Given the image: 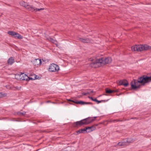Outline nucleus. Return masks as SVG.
<instances>
[{
  "label": "nucleus",
  "instance_id": "nucleus-1",
  "mask_svg": "<svg viewBox=\"0 0 151 151\" xmlns=\"http://www.w3.org/2000/svg\"><path fill=\"white\" fill-rule=\"evenodd\" d=\"M151 81V75L150 77L147 76H143L138 79L137 80H134L131 83V85L132 89H135L139 88L140 86V83L143 85L145 83Z\"/></svg>",
  "mask_w": 151,
  "mask_h": 151
},
{
  "label": "nucleus",
  "instance_id": "nucleus-2",
  "mask_svg": "<svg viewBox=\"0 0 151 151\" xmlns=\"http://www.w3.org/2000/svg\"><path fill=\"white\" fill-rule=\"evenodd\" d=\"M111 61L112 59L111 57L101 58L91 63L90 65L92 68H97L105 64H109L111 63Z\"/></svg>",
  "mask_w": 151,
  "mask_h": 151
},
{
  "label": "nucleus",
  "instance_id": "nucleus-3",
  "mask_svg": "<svg viewBox=\"0 0 151 151\" xmlns=\"http://www.w3.org/2000/svg\"><path fill=\"white\" fill-rule=\"evenodd\" d=\"M150 46L147 45H136L131 47L132 51H141L145 50H147L150 49Z\"/></svg>",
  "mask_w": 151,
  "mask_h": 151
},
{
  "label": "nucleus",
  "instance_id": "nucleus-4",
  "mask_svg": "<svg viewBox=\"0 0 151 151\" xmlns=\"http://www.w3.org/2000/svg\"><path fill=\"white\" fill-rule=\"evenodd\" d=\"M93 121V120H91L89 117L87 118L74 123L73 126L74 127H76L79 126L86 125L91 123Z\"/></svg>",
  "mask_w": 151,
  "mask_h": 151
},
{
  "label": "nucleus",
  "instance_id": "nucleus-5",
  "mask_svg": "<svg viewBox=\"0 0 151 151\" xmlns=\"http://www.w3.org/2000/svg\"><path fill=\"white\" fill-rule=\"evenodd\" d=\"M49 70L50 72L58 71L59 70V68L58 65L52 63L50 65Z\"/></svg>",
  "mask_w": 151,
  "mask_h": 151
},
{
  "label": "nucleus",
  "instance_id": "nucleus-6",
  "mask_svg": "<svg viewBox=\"0 0 151 151\" xmlns=\"http://www.w3.org/2000/svg\"><path fill=\"white\" fill-rule=\"evenodd\" d=\"M27 9H28L29 10L33 12L35 11V12L40 11V10H43L44 9V8H41L40 9L36 8L35 7L33 6H32L29 4L28 6H27Z\"/></svg>",
  "mask_w": 151,
  "mask_h": 151
},
{
  "label": "nucleus",
  "instance_id": "nucleus-7",
  "mask_svg": "<svg viewBox=\"0 0 151 151\" xmlns=\"http://www.w3.org/2000/svg\"><path fill=\"white\" fill-rule=\"evenodd\" d=\"M68 101H70L73 102L76 104H78L81 105H84L86 104H91L90 102H86L81 101H78L76 100H72L70 99H68Z\"/></svg>",
  "mask_w": 151,
  "mask_h": 151
},
{
  "label": "nucleus",
  "instance_id": "nucleus-8",
  "mask_svg": "<svg viewBox=\"0 0 151 151\" xmlns=\"http://www.w3.org/2000/svg\"><path fill=\"white\" fill-rule=\"evenodd\" d=\"M19 77V79L20 80H28V77L24 73H21L20 74L17 75Z\"/></svg>",
  "mask_w": 151,
  "mask_h": 151
},
{
  "label": "nucleus",
  "instance_id": "nucleus-9",
  "mask_svg": "<svg viewBox=\"0 0 151 151\" xmlns=\"http://www.w3.org/2000/svg\"><path fill=\"white\" fill-rule=\"evenodd\" d=\"M99 124H94L91 127H86V129H87V132H90L95 129L96 127Z\"/></svg>",
  "mask_w": 151,
  "mask_h": 151
},
{
  "label": "nucleus",
  "instance_id": "nucleus-10",
  "mask_svg": "<svg viewBox=\"0 0 151 151\" xmlns=\"http://www.w3.org/2000/svg\"><path fill=\"white\" fill-rule=\"evenodd\" d=\"M118 82L119 85H123L124 86V87H127L128 85V83L127 81L125 79L121 80Z\"/></svg>",
  "mask_w": 151,
  "mask_h": 151
},
{
  "label": "nucleus",
  "instance_id": "nucleus-11",
  "mask_svg": "<svg viewBox=\"0 0 151 151\" xmlns=\"http://www.w3.org/2000/svg\"><path fill=\"white\" fill-rule=\"evenodd\" d=\"M42 62L41 60L39 59H36L33 61V63L35 66L37 65H40L41 64Z\"/></svg>",
  "mask_w": 151,
  "mask_h": 151
},
{
  "label": "nucleus",
  "instance_id": "nucleus-12",
  "mask_svg": "<svg viewBox=\"0 0 151 151\" xmlns=\"http://www.w3.org/2000/svg\"><path fill=\"white\" fill-rule=\"evenodd\" d=\"M79 40L81 42L83 43H88L90 42L89 39L88 38H79Z\"/></svg>",
  "mask_w": 151,
  "mask_h": 151
},
{
  "label": "nucleus",
  "instance_id": "nucleus-13",
  "mask_svg": "<svg viewBox=\"0 0 151 151\" xmlns=\"http://www.w3.org/2000/svg\"><path fill=\"white\" fill-rule=\"evenodd\" d=\"M77 134H79L80 133H86L87 132V129H86V127L83 129H80L76 132Z\"/></svg>",
  "mask_w": 151,
  "mask_h": 151
},
{
  "label": "nucleus",
  "instance_id": "nucleus-14",
  "mask_svg": "<svg viewBox=\"0 0 151 151\" xmlns=\"http://www.w3.org/2000/svg\"><path fill=\"white\" fill-rule=\"evenodd\" d=\"M105 91L106 93H112L116 92L117 91V90H111L108 88H106L105 89Z\"/></svg>",
  "mask_w": 151,
  "mask_h": 151
},
{
  "label": "nucleus",
  "instance_id": "nucleus-15",
  "mask_svg": "<svg viewBox=\"0 0 151 151\" xmlns=\"http://www.w3.org/2000/svg\"><path fill=\"white\" fill-rule=\"evenodd\" d=\"M14 60L13 58L12 57H10L8 60V63L10 65H12L14 63Z\"/></svg>",
  "mask_w": 151,
  "mask_h": 151
},
{
  "label": "nucleus",
  "instance_id": "nucleus-16",
  "mask_svg": "<svg viewBox=\"0 0 151 151\" xmlns=\"http://www.w3.org/2000/svg\"><path fill=\"white\" fill-rule=\"evenodd\" d=\"M20 4L21 6L25 7L26 9H27V6H28L29 5V4L25 2L22 1L20 2Z\"/></svg>",
  "mask_w": 151,
  "mask_h": 151
},
{
  "label": "nucleus",
  "instance_id": "nucleus-17",
  "mask_svg": "<svg viewBox=\"0 0 151 151\" xmlns=\"http://www.w3.org/2000/svg\"><path fill=\"white\" fill-rule=\"evenodd\" d=\"M118 145L119 146H124L127 145V144H126V141L125 140L124 141V142L122 141L119 142L118 143Z\"/></svg>",
  "mask_w": 151,
  "mask_h": 151
},
{
  "label": "nucleus",
  "instance_id": "nucleus-18",
  "mask_svg": "<svg viewBox=\"0 0 151 151\" xmlns=\"http://www.w3.org/2000/svg\"><path fill=\"white\" fill-rule=\"evenodd\" d=\"M8 33L12 36H15L16 35L17 32L12 31H9L8 32Z\"/></svg>",
  "mask_w": 151,
  "mask_h": 151
},
{
  "label": "nucleus",
  "instance_id": "nucleus-19",
  "mask_svg": "<svg viewBox=\"0 0 151 151\" xmlns=\"http://www.w3.org/2000/svg\"><path fill=\"white\" fill-rule=\"evenodd\" d=\"M14 37L18 39H22L23 38V37L19 34L17 33L16 35L14 36Z\"/></svg>",
  "mask_w": 151,
  "mask_h": 151
},
{
  "label": "nucleus",
  "instance_id": "nucleus-20",
  "mask_svg": "<svg viewBox=\"0 0 151 151\" xmlns=\"http://www.w3.org/2000/svg\"><path fill=\"white\" fill-rule=\"evenodd\" d=\"M125 141H126V144H127V143H131L133 142V139H132L131 138H128L127 139H125Z\"/></svg>",
  "mask_w": 151,
  "mask_h": 151
},
{
  "label": "nucleus",
  "instance_id": "nucleus-21",
  "mask_svg": "<svg viewBox=\"0 0 151 151\" xmlns=\"http://www.w3.org/2000/svg\"><path fill=\"white\" fill-rule=\"evenodd\" d=\"M94 101H96L97 103V104H99V103H101L102 102H105V101H108V100H101V101H98V100L96 99H94Z\"/></svg>",
  "mask_w": 151,
  "mask_h": 151
},
{
  "label": "nucleus",
  "instance_id": "nucleus-22",
  "mask_svg": "<svg viewBox=\"0 0 151 151\" xmlns=\"http://www.w3.org/2000/svg\"><path fill=\"white\" fill-rule=\"evenodd\" d=\"M26 112L25 111L23 112H17V114L19 116H24L26 114Z\"/></svg>",
  "mask_w": 151,
  "mask_h": 151
},
{
  "label": "nucleus",
  "instance_id": "nucleus-23",
  "mask_svg": "<svg viewBox=\"0 0 151 151\" xmlns=\"http://www.w3.org/2000/svg\"><path fill=\"white\" fill-rule=\"evenodd\" d=\"M35 78H31V77H28V78H29V80H35V79H37V76L36 75H35Z\"/></svg>",
  "mask_w": 151,
  "mask_h": 151
},
{
  "label": "nucleus",
  "instance_id": "nucleus-24",
  "mask_svg": "<svg viewBox=\"0 0 151 151\" xmlns=\"http://www.w3.org/2000/svg\"><path fill=\"white\" fill-rule=\"evenodd\" d=\"M50 41L52 43H54L56 42V41L54 39L52 38H50Z\"/></svg>",
  "mask_w": 151,
  "mask_h": 151
},
{
  "label": "nucleus",
  "instance_id": "nucleus-25",
  "mask_svg": "<svg viewBox=\"0 0 151 151\" xmlns=\"http://www.w3.org/2000/svg\"><path fill=\"white\" fill-rule=\"evenodd\" d=\"M119 121V120L116 119V120H113L112 121V122H115V121H116V122H118V121Z\"/></svg>",
  "mask_w": 151,
  "mask_h": 151
},
{
  "label": "nucleus",
  "instance_id": "nucleus-26",
  "mask_svg": "<svg viewBox=\"0 0 151 151\" xmlns=\"http://www.w3.org/2000/svg\"><path fill=\"white\" fill-rule=\"evenodd\" d=\"M89 98L90 99H91V100H92V101H94V100H94V99H93V98L92 97H89Z\"/></svg>",
  "mask_w": 151,
  "mask_h": 151
},
{
  "label": "nucleus",
  "instance_id": "nucleus-27",
  "mask_svg": "<svg viewBox=\"0 0 151 151\" xmlns=\"http://www.w3.org/2000/svg\"><path fill=\"white\" fill-rule=\"evenodd\" d=\"M52 103H53V104H55V102H52Z\"/></svg>",
  "mask_w": 151,
  "mask_h": 151
},
{
  "label": "nucleus",
  "instance_id": "nucleus-28",
  "mask_svg": "<svg viewBox=\"0 0 151 151\" xmlns=\"http://www.w3.org/2000/svg\"><path fill=\"white\" fill-rule=\"evenodd\" d=\"M50 102V101H47V103H48V102Z\"/></svg>",
  "mask_w": 151,
  "mask_h": 151
},
{
  "label": "nucleus",
  "instance_id": "nucleus-29",
  "mask_svg": "<svg viewBox=\"0 0 151 151\" xmlns=\"http://www.w3.org/2000/svg\"><path fill=\"white\" fill-rule=\"evenodd\" d=\"M18 87H17V88L16 87V88H17V89H18Z\"/></svg>",
  "mask_w": 151,
  "mask_h": 151
},
{
  "label": "nucleus",
  "instance_id": "nucleus-30",
  "mask_svg": "<svg viewBox=\"0 0 151 151\" xmlns=\"http://www.w3.org/2000/svg\"><path fill=\"white\" fill-rule=\"evenodd\" d=\"M38 4H40V3H38Z\"/></svg>",
  "mask_w": 151,
  "mask_h": 151
}]
</instances>
